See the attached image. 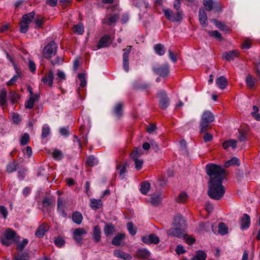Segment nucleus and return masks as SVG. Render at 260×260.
<instances>
[{
    "instance_id": "nucleus-1",
    "label": "nucleus",
    "mask_w": 260,
    "mask_h": 260,
    "mask_svg": "<svg viewBox=\"0 0 260 260\" xmlns=\"http://www.w3.org/2000/svg\"><path fill=\"white\" fill-rule=\"evenodd\" d=\"M206 171L210 177L208 195L212 199L220 200L225 192V188L222 185L224 170L220 166L208 164L206 166Z\"/></svg>"
},
{
    "instance_id": "nucleus-2",
    "label": "nucleus",
    "mask_w": 260,
    "mask_h": 260,
    "mask_svg": "<svg viewBox=\"0 0 260 260\" xmlns=\"http://www.w3.org/2000/svg\"><path fill=\"white\" fill-rule=\"evenodd\" d=\"M214 120V116L213 114L210 111H205L201 117L200 122V132H205L210 123Z\"/></svg>"
},
{
    "instance_id": "nucleus-3",
    "label": "nucleus",
    "mask_w": 260,
    "mask_h": 260,
    "mask_svg": "<svg viewBox=\"0 0 260 260\" xmlns=\"http://www.w3.org/2000/svg\"><path fill=\"white\" fill-rule=\"evenodd\" d=\"M57 45L54 41L49 43L43 50V55L46 58H50L55 55L57 52Z\"/></svg>"
},
{
    "instance_id": "nucleus-4",
    "label": "nucleus",
    "mask_w": 260,
    "mask_h": 260,
    "mask_svg": "<svg viewBox=\"0 0 260 260\" xmlns=\"http://www.w3.org/2000/svg\"><path fill=\"white\" fill-rule=\"evenodd\" d=\"M16 235V232L11 229H7L2 237L1 241L3 245L9 246L13 242Z\"/></svg>"
},
{
    "instance_id": "nucleus-5",
    "label": "nucleus",
    "mask_w": 260,
    "mask_h": 260,
    "mask_svg": "<svg viewBox=\"0 0 260 260\" xmlns=\"http://www.w3.org/2000/svg\"><path fill=\"white\" fill-rule=\"evenodd\" d=\"M203 5L207 11L213 10L215 12L221 11V7L217 2L213 0H203Z\"/></svg>"
},
{
    "instance_id": "nucleus-6",
    "label": "nucleus",
    "mask_w": 260,
    "mask_h": 260,
    "mask_svg": "<svg viewBox=\"0 0 260 260\" xmlns=\"http://www.w3.org/2000/svg\"><path fill=\"white\" fill-rule=\"evenodd\" d=\"M142 154L141 150L136 149L131 153V157L135 162V168L137 170H140L143 164V160L139 159V157Z\"/></svg>"
},
{
    "instance_id": "nucleus-7",
    "label": "nucleus",
    "mask_w": 260,
    "mask_h": 260,
    "mask_svg": "<svg viewBox=\"0 0 260 260\" xmlns=\"http://www.w3.org/2000/svg\"><path fill=\"white\" fill-rule=\"evenodd\" d=\"M152 70L156 74L162 77H166L169 73V66L168 63L158 65L153 67Z\"/></svg>"
},
{
    "instance_id": "nucleus-8",
    "label": "nucleus",
    "mask_w": 260,
    "mask_h": 260,
    "mask_svg": "<svg viewBox=\"0 0 260 260\" xmlns=\"http://www.w3.org/2000/svg\"><path fill=\"white\" fill-rule=\"evenodd\" d=\"M157 96L159 99V106L164 110H165L169 105V100L167 96L165 91H161L157 94Z\"/></svg>"
},
{
    "instance_id": "nucleus-9",
    "label": "nucleus",
    "mask_w": 260,
    "mask_h": 260,
    "mask_svg": "<svg viewBox=\"0 0 260 260\" xmlns=\"http://www.w3.org/2000/svg\"><path fill=\"white\" fill-rule=\"evenodd\" d=\"M168 236L180 238L185 236V233L184 230L180 227L175 228H171L167 231Z\"/></svg>"
},
{
    "instance_id": "nucleus-10",
    "label": "nucleus",
    "mask_w": 260,
    "mask_h": 260,
    "mask_svg": "<svg viewBox=\"0 0 260 260\" xmlns=\"http://www.w3.org/2000/svg\"><path fill=\"white\" fill-rule=\"evenodd\" d=\"M132 46H128L126 48L123 50V67L124 70L128 72L129 71V54L131 52Z\"/></svg>"
},
{
    "instance_id": "nucleus-11",
    "label": "nucleus",
    "mask_w": 260,
    "mask_h": 260,
    "mask_svg": "<svg viewBox=\"0 0 260 260\" xmlns=\"http://www.w3.org/2000/svg\"><path fill=\"white\" fill-rule=\"evenodd\" d=\"M142 241L147 244H156L159 242V238L155 234H150L149 236H143Z\"/></svg>"
},
{
    "instance_id": "nucleus-12",
    "label": "nucleus",
    "mask_w": 260,
    "mask_h": 260,
    "mask_svg": "<svg viewBox=\"0 0 260 260\" xmlns=\"http://www.w3.org/2000/svg\"><path fill=\"white\" fill-rule=\"evenodd\" d=\"M111 44V37L109 35H106L103 36L100 40L98 44V48L101 49L108 47Z\"/></svg>"
},
{
    "instance_id": "nucleus-13",
    "label": "nucleus",
    "mask_w": 260,
    "mask_h": 260,
    "mask_svg": "<svg viewBox=\"0 0 260 260\" xmlns=\"http://www.w3.org/2000/svg\"><path fill=\"white\" fill-rule=\"evenodd\" d=\"M54 73L52 70H50L47 74L42 78V81L44 84H47L50 87H52L53 84Z\"/></svg>"
},
{
    "instance_id": "nucleus-14",
    "label": "nucleus",
    "mask_w": 260,
    "mask_h": 260,
    "mask_svg": "<svg viewBox=\"0 0 260 260\" xmlns=\"http://www.w3.org/2000/svg\"><path fill=\"white\" fill-rule=\"evenodd\" d=\"M86 234V232L83 228L76 229L73 232V238L77 242L80 243L82 240V235Z\"/></svg>"
},
{
    "instance_id": "nucleus-15",
    "label": "nucleus",
    "mask_w": 260,
    "mask_h": 260,
    "mask_svg": "<svg viewBox=\"0 0 260 260\" xmlns=\"http://www.w3.org/2000/svg\"><path fill=\"white\" fill-rule=\"evenodd\" d=\"M173 225L180 228L186 226L185 221L181 215L178 214L174 218Z\"/></svg>"
},
{
    "instance_id": "nucleus-16",
    "label": "nucleus",
    "mask_w": 260,
    "mask_h": 260,
    "mask_svg": "<svg viewBox=\"0 0 260 260\" xmlns=\"http://www.w3.org/2000/svg\"><path fill=\"white\" fill-rule=\"evenodd\" d=\"M199 18L201 25L205 27L207 25V15L205 10L203 8L199 10Z\"/></svg>"
},
{
    "instance_id": "nucleus-17",
    "label": "nucleus",
    "mask_w": 260,
    "mask_h": 260,
    "mask_svg": "<svg viewBox=\"0 0 260 260\" xmlns=\"http://www.w3.org/2000/svg\"><path fill=\"white\" fill-rule=\"evenodd\" d=\"M150 252L147 249H140L137 251L136 256L139 258L146 259L150 257Z\"/></svg>"
},
{
    "instance_id": "nucleus-18",
    "label": "nucleus",
    "mask_w": 260,
    "mask_h": 260,
    "mask_svg": "<svg viewBox=\"0 0 260 260\" xmlns=\"http://www.w3.org/2000/svg\"><path fill=\"white\" fill-rule=\"evenodd\" d=\"M238 55L239 52L238 50H231L224 52L223 54V58L227 61H231L234 57H238Z\"/></svg>"
},
{
    "instance_id": "nucleus-19",
    "label": "nucleus",
    "mask_w": 260,
    "mask_h": 260,
    "mask_svg": "<svg viewBox=\"0 0 260 260\" xmlns=\"http://www.w3.org/2000/svg\"><path fill=\"white\" fill-rule=\"evenodd\" d=\"M250 224V217L247 214H244L241 221V228L244 230L248 229Z\"/></svg>"
},
{
    "instance_id": "nucleus-20",
    "label": "nucleus",
    "mask_w": 260,
    "mask_h": 260,
    "mask_svg": "<svg viewBox=\"0 0 260 260\" xmlns=\"http://www.w3.org/2000/svg\"><path fill=\"white\" fill-rule=\"evenodd\" d=\"M49 230V226L47 224H43L40 225L36 232L35 235L38 238L43 237L45 233Z\"/></svg>"
},
{
    "instance_id": "nucleus-21",
    "label": "nucleus",
    "mask_w": 260,
    "mask_h": 260,
    "mask_svg": "<svg viewBox=\"0 0 260 260\" xmlns=\"http://www.w3.org/2000/svg\"><path fill=\"white\" fill-rule=\"evenodd\" d=\"M114 255L116 257L120 258L125 260H131L132 258V256L129 254L119 250H114Z\"/></svg>"
},
{
    "instance_id": "nucleus-22",
    "label": "nucleus",
    "mask_w": 260,
    "mask_h": 260,
    "mask_svg": "<svg viewBox=\"0 0 260 260\" xmlns=\"http://www.w3.org/2000/svg\"><path fill=\"white\" fill-rule=\"evenodd\" d=\"M7 95V92L5 89H3L0 91V105L3 108L7 107L8 105Z\"/></svg>"
},
{
    "instance_id": "nucleus-23",
    "label": "nucleus",
    "mask_w": 260,
    "mask_h": 260,
    "mask_svg": "<svg viewBox=\"0 0 260 260\" xmlns=\"http://www.w3.org/2000/svg\"><path fill=\"white\" fill-rule=\"evenodd\" d=\"M115 232V226L112 223L107 224L104 226V233L107 237L112 235Z\"/></svg>"
},
{
    "instance_id": "nucleus-24",
    "label": "nucleus",
    "mask_w": 260,
    "mask_h": 260,
    "mask_svg": "<svg viewBox=\"0 0 260 260\" xmlns=\"http://www.w3.org/2000/svg\"><path fill=\"white\" fill-rule=\"evenodd\" d=\"M93 239L96 243L99 242L101 238V230L99 226H94L93 230Z\"/></svg>"
},
{
    "instance_id": "nucleus-25",
    "label": "nucleus",
    "mask_w": 260,
    "mask_h": 260,
    "mask_svg": "<svg viewBox=\"0 0 260 260\" xmlns=\"http://www.w3.org/2000/svg\"><path fill=\"white\" fill-rule=\"evenodd\" d=\"M123 105L122 103H117L113 109V112L117 118H120L122 115V108Z\"/></svg>"
},
{
    "instance_id": "nucleus-26",
    "label": "nucleus",
    "mask_w": 260,
    "mask_h": 260,
    "mask_svg": "<svg viewBox=\"0 0 260 260\" xmlns=\"http://www.w3.org/2000/svg\"><path fill=\"white\" fill-rule=\"evenodd\" d=\"M216 84L221 89L225 88L228 85V81L225 77L222 76L218 77L216 81Z\"/></svg>"
},
{
    "instance_id": "nucleus-27",
    "label": "nucleus",
    "mask_w": 260,
    "mask_h": 260,
    "mask_svg": "<svg viewBox=\"0 0 260 260\" xmlns=\"http://www.w3.org/2000/svg\"><path fill=\"white\" fill-rule=\"evenodd\" d=\"M127 163L120 164L117 166V170L118 171L119 176L121 179H123L126 172Z\"/></svg>"
},
{
    "instance_id": "nucleus-28",
    "label": "nucleus",
    "mask_w": 260,
    "mask_h": 260,
    "mask_svg": "<svg viewBox=\"0 0 260 260\" xmlns=\"http://www.w3.org/2000/svg\"><path fill=\"white\" fill-rule=\"evenodd\" d=\"M65 205V202L60 198H58L57 199V210L63 217L66 216V213L64 211Z\"/></svg>"
},
{
    "instance_id": "nucleus-29",
    "label": "nucleus",
    "mask_w": 260,
    "mask_h": 260,
    "mask_svg": "<svg viewBox=\"0 0 260 260\" xmlns=\"http://www.w3.org/2000/svg\"><path fill=\"white\" fill-rule=\"evenodd\" d=\"M237 141L234 139H231L230 140L224 142L222 144V146L224 149H227L229 147H232L235 149L237 146Z\"/></svg>"
},
{
    "instance_id": "nucleus-30",
    "label": "nucleus",
    "mask_w": 260,
    "mask_h": 260,
    "mask_svg": "<svg viewBox=\"0 0 260 260\" xmlns=\"http://www.w3.org/2000/svg\"><path fill=\"white\" fill-rule=\"evenodd\" d=\"M124 237L125 235L124 234H118L117 235H116L113 238L112 240V244L115 246L120 245L122 240L124 239Z\"/></svg>"
},
{
    "instance_id": "nucleus-31",
    "label": "nucleus",
    "mask_w": 260,
    "mask_h": 260,
    "mask_svg": "<svg viewBox=\"0 0 260 260\" xmlns=\"http://www.w3.org/2000/svg\"><path fill=\"white\" fill-rule=\"evenodd\" d=\"M161 199V194H154L150 198V202L153 206H157L160 203Z\"/></svg>"
},
{
    "instance_id": "nucleus-32",
    "label": "nucleus",
    "mask_w": 260,
    "mask_h": 260,
    "mask_svg": "<svg viewBox=\"0 0 260 260\" xmlns=\"http://www.w3.org/2000/svg\"><path fill=\"white\" fill-rule=\"evenodd\" d=\"M154 50L157 54L162 56L165 53V49L164 46L161 44H157L154 45Z\"/></svg>"
},
{
    "instance_id": "nucleus-33",
    "label": "nucleus",
    "mask_w": 260,
    "mask_h": 260,
    "mask_svg": "<svg viewBox=\"0 0 260 260\" xmlns=\"http://www.w3.org/2000/svg\"><path fill=\"white\" fill-rule=\"evenodd\" d=\"M234 165H236L238 166H240V165L239 159L235 157H233L231 159L226 161L224 166L225 168H227Z\"/></svg>"
},
{
    "instance_id": "nucleus-34",
    "label": "nucleus",
    "mask_w": 260,
    "mask_h": 260,
    "mask_svg": "<svg viewBox=\"0 0 260 260\" xmlns=\"http://www.w3.org/2000/svg\"><path fill=\"white\" fill-rule=\"evenodd\" d=\"M35 15V13L34 12H31L28 14H25L22 17V21L29 24L34 19Z\"/></svg>"
},
{
    "instance_id": "nucleus-35",
    "label": "nucleus",
    "mask_w": 260,
    "mask_h": 260,
    "mask_svg": "<svg viewBox=\"0 0 260 260\" xmlns=\"http://www.w3.org/2000/svg\"><path fill=\"white\" fill-rule=\"evenodd\" d=\"M82 215L80 212H75L73 214L72 220L75 223L80 224L82 222Z\"/></svg>"
},
{
    "instance_id": "nucleus-36",
    "label": "nucleus",
    "mask_w": 260,
    "mask_h": 260,
    "mask_svg": "<svg viewBox=\"0 0 260 260\" xmlns=\"http://www.w3.org/2000/svg\"><path fill=\"white\" fill-rule=\"evenodd\" d=\"M50 134V128L47 124H44L42 126L41 137L42 138H45Z\"/></svg>"
},
{
    "instance_id": "nucleus-37",
    "label": "nucleus",
    "mask_w": 260,
    "mask_h": 260,
    "mask_svg": "<svg viewBox=\"0 0 260 260\" xmlns=\"http://www.w3.org/2000/svg\"><path fill=\"white\" fill-rule=\"evenodd\" d=\"M102 205V202L101 200L91 199L90 200V206L94 209L96 210L100 209Z\"/></svg>"
},
{
    "instance_id": "nucleus-38",
    "label": "nucleus",
    "mask_w": 260,
    "mask_h": 260,
    "mask_svg": "<svg viewBox=\"0 0 260 260\" xmlns=\"http://www.w3.org/2000/svg\"><path fill=\"white\" fill-rule=\"evenodd\" d=\"M206 257L207 255L203 251H198L191 260H206Z\"/></svg>"
},
{
    "instance_id": "nucleus-39",
    "label": "nucleus",
    "mask_w": 260,
    "mask_h": 260,
    "mask_svg": "<svg viewBox=\"0 0 260 260\" xmlns=\"http://www.w3.org/2000/svg\"><path fill=\"white\" fill-rule=\"evenodd\" d=\"M99 161L98 159L94 156L91 155L87 157L86 160V165L89 167H93L98 165Z\"/></svg>"
},
{
    "instance_id": "nucleus-40",
    "label": "nucleus",
    "mask_w": 260,
    "mask_h": 260,
    "mask_svg": "<svg viewBox=\"0 0 260 260\" xmlns=\"http://www.w3.org/2000/svg\"><path fill=\"white\" fill-rule=\"evenodd\" d=\"M228 228L223 222H220L218 225V233L221 235H226L228 233Z\"/></svg>"
},
{
    "instance_id": "nucleus-41",
    "label": "nucleus",
    "mask_w": 260,
    "mask_h": 260,
    "mask_svg": "<svg viewBox=\"0 0 260 260\" xmlns=\"http://www.w3.org/2000/svg\"><path fill=\"white\" fill-rule=\"evenodd\" d=\"M72 30L75 34L82 35L84 32V27L82 24L74 25Z\"/></svg>"
},
{
    "instance_id": "nucleus-42",
    "label": "nucleus",
    "mask_w": 260,
    "mask_h": 260,
    "mask_svg": "<svg viewBox=\"0 0 260 260\" xmlns=\"http://www.w3.org/2000/svg\"><path fill=\"white\" fill-rule=\"evenodd\" d=\"M150 188V185L148 182H143L141 183V192L144 194H146Z\"/></svg>"
},
{
    "instance_id": "nucleus-43",
    "label": "nucleus",
    "mask_w": 260,
    "mask_h": 260,
    "mask_svg": "<svg viewBox=\"0 0 260 260\" xmlns=\"http://www.w3.org/2000/svg\"><path fill=\"white\" fill-rule=\"evenodd\" d=\"M187 200V195L185 192L180 193L176 201L178 203H184Z\"/></svg>"
},
{
    "instance_id": "nucleus-44",
    "label": "nucleus",
    "mask_w": 260,
    "mask_h": 260,
    "mask_svg": "<svg viewBox=\"0 0 260 260\" xmlns=\"http://www.w3.org/2000/svg\"><path fill=\"white\" fill-rule=\"evenodd\" d=\"M213 21L214 22V24L215 25L220 29L221 30L224 31H228L229 30V28L228 26H226L224 24H223L222 22L220 21H218L216 20H213Z\"/></svg>"
},
{
    "instance_id": "nucleus-45",
    "label": "nucleus",
    "mask_w": 260,
    "mask_h": 260,
    "mask_svg": "<svg viewBox=\"0 0 260 260\" xmlns=\"http://www.w3.org/2000/svg\"><path fill=\"white\" fill-rule=\"evenodd\" d=\"M17 163L15 161L10 162L7 166V172L8 173L15 172L17 169Z\"/></svg>"
},
{
    "instance_id": "nucleus-46",
    "label": "nucleus",
    "mask_w": 260,
    "mask_h": 260,
    "mask_svg": "<svg viewBox=\"0 0 260 260\" xmlns=\"http://www.w3.org/2000/svg\"><path fill=\"white\" fill-rule=\"evenodd\" d=\"M53 157L57 160H59L63 157L62 152L58 149H55L52 153Z\"/></svg>"
},
{
    "instance_id": "nucleus-47",
    "label": "nucleus",
    "mask_w": 260,
    "mask_h": 260,
    "mask_svg": "<svg viewBox=\"0 0 260 260\" xmlns=\"http://www.w3.org/2000/svg\"><path fill=\"white\" fill-rule=\"evenodd\" d=\"M246 83L249 87H253L255 84L254 79L250 75H248L246 78Z\"/></svg>"
},
{
    "instance_id": "nucleus-48",
    "label": "nucleus",
    "mask_w": 260,
    "mask_h": 260,
    "mask_svg": "<svg viewBox=\"0 0 260 260\" xmlns=\"http://www.w3.org/2000/svg\"><path fill=\"white\" fill-rule=\"evenodd\" d=\"M55 244L58 247H61L65 244V241L61 237H56L54 240Z\"/></svg>"
},
{
    "instance_id": "nucleus-49",
    "label": "nucleus",
    "mask_w": 260,
    "mask_h": 260,
    "mask_svg": "<svg viewBox=\"0 0 260 260\" xmlns=\"http://www.w3.org/2000/svg\"><path fill=\"white\" fill-rule=\"evenodd\" d=\"M29 140V136L27 133L24 134L20 138V144L25 145L28 143Z\"/></svg>"
},
{
    "instance_id": "nucleus-50",
    "label": "nucleus",
    "mask_w": 260,
    "mask_h": 260,
    "mask_svg": "<svg viewBox=\"0 0 260 260\" xmlns=\"http://www.w3.org/2000/svg\"><path fill=\"white\" fill-rule=\"evenodd\" d=\"M208 34L210 36L215 38L219 41L222 39L221 34L217 30L209 31Z\"/></svg>"
},
{
    "instance_id": "nucleus-51",
    "label": "nucleus",
    "mask_w": 260,
    "mask_h": 260,
    "mask_svg": "<svg viewBox=\"0 0 260 260\" xmlns=\"http://www.w3.org/2000/svg\"><path fill=\"white\" fill-rule=\"evenodd\" d=\"M35 98L32 96H31L28 100L26 102L25 104V107L27 109H31L34 105L35 104Z\"/></svg>"
},
{
    "instance_id": "nucleus-52",
    "label": "nucleus",
    "mask_w": 260,
    "mask_h": 260,
    "mask_svg": "<svg viewBox=\"0 0 260 260\" xmlns=\"http://www.w3.org/2000/svg\"><path fill=\"white\" fill-rule=\"evenodd\" d=\"M78 78L81 81L80 86L82 87H84L86 85V81L85 79V75L83 73H80L78 74Z\"/></svg>"
},
{
    "instance_id": "nucleus-53",
    "label": "nucleus",
    "mask_w": 260,
    "mask_h": 260,
    "mask_svg": "<svg viewBox=\"0 0 260 260\" xmlns=\"http://www.w3.org/2000/svg\"><path fill=\"white\" fill-rule=\"evenodd\" d=\"M0 215L4 219H6L8 215L7 209L4 206H0Z\"/></svg>"
},
{
    "instance_id": "nucleus-54",
    "label": "nucleus",
    "mask_w": 260,
    "mask_h": 260,
    "mask_svg": "<svg viewBox=\"0 0 260 260\" xmlns=\"http://www.w3.org/2000/svg\"><path fill=\"white\" fill-rule=\"evenodd\" d=\"M164 13H165V16L166 17V18L168 19L173 21V17H174V13L171 10H169V9L165 10Z\"/></svg>"
},
{
    "instance_id": "nucleus-55",
    "label": "nucleus",
    "mask_w": 260,
    "mask_h": 260,
    "mask_svg": "<svg viewBox=\"0 0 260 260\" xmlns=\"http://www.w3.org/2000/svg\"><path fill=\"white\" fill-rule=\"evenodd\" d=\"M17 74L15 75L9 81L7 82L8 85H11L13 84L18 78L20 76V73H19L18 71H16Z\"/></svg>"
},
{
    "instance_id": "nucleus-56",
    "label": "nucleus",
    "mask_w": 260,
    "mask_h": 260,
    "mask_svg": "<svg viewBox=\"0 0 260 260\" xmlns=\"http://www.w3.org/2000/svg\"><path fill=\"white\" fill-rule=\"evenodd\" d=\"M10 98L12 103H15L19 99V95L16 92L11 91L10 92Z\"/></svg>"
},
{
    "instance_id": "nucleus-57",
    "label": "nucleus",
    "mask_w": 260,
    "mask_h": 260,
    "mask_svg": "<svg viewBox=\"0 0 260 260\" xmlns=\"http://www.w3.org/2000/svg\"><path fill=\"white\" fill-rule=\"evenodd\" d=\"M127 228L130 234L134 236L136 234V231L134 228V225L132 222H128L127 223Z\"/></svg>"
},
{
    "instance_id": "nucleus-58",
    "label": "nucleus",
    "mask_w": 260,
    "mask_h": 260,
    "mask_svg": "<svg viewBox=\"0 0 260 260\" xmlns=\"http://www.w3.org/2000/svg\"><path fill=\"white\" fill-rule=\"evenodd\" d=\"M59 132L61 136L67 137L69 135V127H60Z\"/></svg>"
},
{
    "instance_id": "nucleus-59",
    "label": "nucleus",
    "mask_w": 260,
    "mask_h": 260,
    "mask_svg": "<svg viewBox=\"0 0 260 260\" xmlns=\"http://www.w3.org/2000/svg\"><path fill=\"white\" fill-rule=\"evenodd\" d=\"M28 241L27 239H24L21 242L19 243L17 245V249L19 250H22L24 247L27 244Z\"/></svg>"
},
{
    "instance_id": "nucleus-60",
    "label": "nucleus",
    "mask_w": 260,
    "mask_h": 260,
    "mask_svg": "<svg viewBox=\"0 0 260 260\" xmlns=\"http://www.w3.org/2000/svg\"><path fill=\"white\" fill-rule=\"evenodd\" d=\"M28 24L22 21L20 24V31L22 33H26L28 30Z\"/></svg>"
},
{
    "instance_id": "nucleus-61",
    "label": "nucleus",
    "mask_w": 260,
    "mask_h": 260,
    "mask_svg": "<svg viewBox=\"0 0 260 260\" xmlns=\"http://www.w3.org/2000/svg\"><path fill=\"white\" fill-rule=\"evenodd\" d=\"M57 75V78H56V80H59V81L66 80V74L63 71L58 70Z\"/></svg>"
},
{
    "instance_id": "nucleus-62",
    "label": "nucleus",
    "mask_w": 260,
    "mask_h": 260,
    "mask_svg": "<svg viewBox=\"0 0 260 260\" xmlns=\"http://www.w3.org/2000/svg\"><path fill=\"white\" fill-rule=\"evenodd\" d=\"M118 17L116 15H111L108 18V24L111 25L113 24H115L117 21Z\"/></svg>"
},
{
    "instance_id": "nucleus-63",
    "label": "nucleus",
    "mask_w": 260,
    "mask_h": 260,
    "mask_svg": "<svg viewBox=\"0 0 260 260\" xmlns=\"http://www.w3.org/2000/svg\"><path fill=\"white\" fill-rule=\"evenodd\" d=\"M182 13L181 12L178 11L176 14H174V17L173 21L178 22L182 19Z\"/></svg>"
},
{
    "instance_id": "nucleus-64",
    "label": "nucleus",
    "mask_w": 260,
    "mask_h": 260,
    "mask_svg": "<svg viewBox=\"0 0 260 260\" xmlns=\"http://www.w3.org/2000/svg\"><path fill=\"white\" fill-rule=\"evenodd\" d=\"M29 256L26 254L18 255L14 257V260H28Z\"/></svg>"
}]
</instances>
